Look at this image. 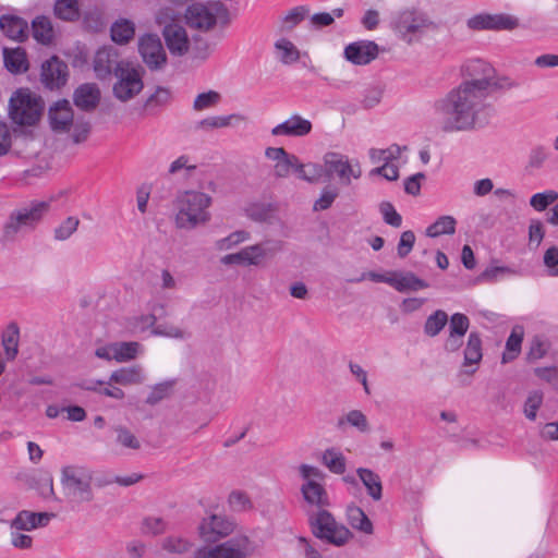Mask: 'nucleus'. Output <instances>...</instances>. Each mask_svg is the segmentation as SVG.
Here are the masks:
<instances>
[{
  "label": "nucleus",
  "mask_w": 558,
  "mask_h": 558,
  "mask_svg": "<svg viewBox=\"0 0 558 558\" xmlns=\"http://www.w3.org/2000/svg\"><path fill=\"white\" fill-rule=\"evenodd\" d=\"M487 95L473 90L466 85H458L442 99L435 102V109L442 116L446 131L473 129L477 116L484 108Z\"/></svg>",
  "instance_id": "f257e3e1"
},
{
  "label": "nucleus",
  "mask_w": 558,
  "mask_h": 558,
  "mask_svg": "<svg viewBox=\"0 0 558 558\" xmlns=\"http://www.w3.org/2000/svg\"><path fill=\"white\" fill-rule=\"evenodd\" d=\"M211 197L205 193L186 191L177 198L175 226L179 229L193 230L210 220L208 211Z\"/></svg>",
  "instance_id": "f03ea898"
},
{
  "label": "nucleus",
  "mask_w": 558,
  "mask_h": 558,
  "mask_svg": "<svg viewBox=\"0 0 558 558\" xmlns=\"http://www.w3.org/2000/svg\"><path fill=\"white\" fill-rule=\"evenodd\" d=\"M306 515L312 534L325 544L342 547L353 538V533L327 509L307 510Z\"/></svg>",
  "instance_id": "7ed1b4c3"
},
{
  "label": "nucleus",
  "mask_w": 558,
  "mask_h": 558,
  "mask_svg": "<svg viewBox=\"0 0 558 558\" xmlns=\"http://www.w3.org/2000/svg\"><path fill=\"white\" fill-rule=\"evenodd\" d=\"M61 485L69 501L81 505L92 502L93 471L81 465H66L61 470Z\"/></svg>",
  "instance_id": "20e7f679"
},
{
  "label": "nucleus",
  "mask_w": 558,
  "mask_h": 558,
  "mask_svg": "<svg viewBox=\"0 0 558 558\" xmlns=\"http://www.w3.org/2000/svg\"><path fill=\"white\" fill-rule=\"evenodd\" d=\"M49 207L48 202H34L27 207L13 210L3 225L1 241L3 243L14 242L19 234L26 230H33Z\"/></svg>",
  "instance_id": "39448f33"
},
{
  "label": "nucleus",
  "mask_w": 558,
  "mask_h": 558,
  "mask_svg": "<svg viewBox=\"0 0 558 558\" xmlns=\"http://www.w3.org/2000/svg\"><path fill=\"white\" fill-rule=\"evenodd\" d=\"M254 553L253 542L244 534H238L222 543L197 548L193 558H248Z\"/></svg>",
  "instance_id": "423d86ee"
},
{
  "label": "nucleus",
  "mask_w": 558,
  "mask_h": 558,
  "mask_svg": "<svg viewBox=\"0 0 558 558\" xmlns=\"http://www.w3.org/2000/svg\"><path fill=\"white\" fill-rule=\"evenodd\" d=\"M218 19L229 22V10L220 1L196 2L189 5L185 11L186 24L203 32L211 29Z\"/></svg>",
  "instance_id": "0eeeda50"
},
{
  "label": "nucleus",
  "mask_w": 558,
  "mask_h": 558,
  "mask_svg": "<svg viewBox=\"0 0 558 558\" xmlns=\"http://www.w3.org/2000/svg\"><path fill=\"white\" fill-rule=\"evenodd\" d=\"M43 110V100L27 89L17 90L10 99V118L19 125H34Z\"/></svg>",
  "instance_id": "6e6552de"
},
{
  "label": "nucleus",
  "mask_w": 558,
  "mask_h": 558,
  "mask_svg": "<svg viewBox=\"0 0 558 558\" xmlns=\"http://www.w3.org/2000/svg\"><path fill=\"white\" fill-rule=\"evenodd\" d=\"M461 75L464 78L459 85H466L473 90L488 95L489 80L495 69L482 59H471L461 65Z\"/></svg>",
  "instance_id": "1a4fd4ad"
},
{
  "label": "nucleus",
  "mask_w": 558,
  "mask_h": 558,
  "mask_svg": "<svg viewBox=\"0 0 558 558\" xmlns=\"http://www.w3.org/2000/svg\"><path fill=\"white\" fill-rule=\"evenodd\" d=\"M117 82L113 85V95L121 101H128L140 94L144 87L140 72L129 62L118 69Z\"/></svg>",
  "instance_id": "9d476101"
},
{
  "label": "nucleus",
  "mask_w": 558,
  "mask_h": 558,
  "mask_svg": "<svg viewBox=\"0 0 558 558\" xmlns=\"http://www.w3.org/2000/svg\"><path fill=\"white\" fill-rule=\"evenodd\" d=\"M138 52L151 71L161 70L167 64V53L158 35L146 34L140 37Z\"/></svg>",
  "instance_id": "9b49d317"
},
{
  "label": "nucleus",
  "mask_w": 558,
  "mask_h": 558,
  "mask_svg": "<svg viewBox=\"0 0 558 558\" xmlns=\"http://www.w3.org/2000/svg\"><path fill=\"white\" fill-rule=\"evenodd\" d=\"M466 25L472 31H512L519 26V20L505 13H480L470 17Z\"/></svg>",
  "instance_id": "f8f14e48"
},
{
  "label": "nucleus",
  "mask_w": 558,
  "mask_h": 558,
  "mask_svg": "<svg viewBox=\"0 0 558 558\" xmlns=\"http://www.w3.org/2000/svg\"><path fill=\"white\" fill-rule=\"evenodd\" d=\"M236 523L221 514H211L203 519L198 526L201 537L207 543H217L219 539L231 535Z\"/></svg>",
  "instance_id": "ddd939ff"
},
{
  "label": "nucleus",
  "mask_w": 558,
  "mask_h": 558,
  "mask_svg": "<svg viewBox=\"0 0 558 558\" xmlns=\"http://www.w3.org/2000/svg\"><path fill=\"white\" fill-rule=\"evenodd\" d=\"M391 28L407 43H412L418 31V11L415 7L401 9L391 17Z\"/></svg>",
  "instance_id": "4468645a"
},
{
  "label": "nucleus",
  "mask_w": 558,
  "mask_h": 558,
  "mask_svg": "<svg viewBox=\"0 0 558 558\" xmlns=\"http://www.w3.org/2000/svg\"><path fill=\"white\" fill-rule=\"evenodd\" d=\"M126 63L119 59V53L114 48L102 47L95 54L94 71L99 80H106L112 74L116 75L118 69L123 68Z\"/></svg>",
  "instance_id": "2eb2a0df"
},
{
  "label": "nucleus",
  "mask_w": 558,
  "mask_h": 558,
  "mask_svg": "<svg viewBox=\"0 0 558 558\" xmlns=\"http://www.w3.org/2000/svg\"><path fill=\"white\" fill-rule=\"evenodd\" d=\"M379 50L373 40H357L345 46L343 57L354 65H366L378 57Z\"/></svg>",
  "instance_id": "dca6fc26"
},
{
  "label": "nucleus",
  "mask_w": 558,
  "mask_h": 558,
  "mask_svg": "<svg viewBox=\"0 0 558 558\" xmlns=\"http://www.w3.org/2000/svg\"><path fill=\"white\" fill-rule=\"evenodd\" d=\"M324 167L328 177L336 173L347 185L351 183V178L359 179L361 177L360 168L354 169L348 158L338 153H327L324 156Z\"/></svg>",
  "instance_id": "f3484780"
},
{
  "label": "nucleus",
  "mask_w": 558,
  "mask_h": 558,
  "mask_svg": "<svg viewBox=\"0 0 558 558\" xmlns=\"http://www.w3.org/2000/svg\"><path fill=\"white\" fill-rule=\"evenodd\" d=\"M69 76L65 62L53 56L41 64L40 81L49 89L65 85Z\"/></svg>",
  "instance_id": "a211bd4d"
},
{
  "label": "nucleus",
  "mask_w": 558,
  "mask_h": 558,
  "mask_svg": "<svg viewBox=\"0 0 558 558\" xmlns=\"http://www.w3.org/2000/svg\"><path fill=\"white\" fill-rule=\"evenodd\" d=\"M470 327V319L462 313L451 315L448 326V336L444 342L447 352H457L464 343V336Z\"/></svg>",
  "instance_id": "6ab92c4d"
},
{
  "label": "nucleus",
  "mask_w": 558,
  "mask_h": 558,
  "mask_svg": "<svg viewBox=\"0 0 558 558\" xmlns=\"http://www.w3.org/2000/svg\"><path fill=\"white\" fill-rule=\"evenodd\" d=\"M301 493L306 504L305 512L307 510L320 511L330 506L328 493L318 482H304Z\"/></svg>",
  "instance_id": "aec40b11"
},
{
  "label": "nucleus",
  "mask_w": 558,
  "mask_h": 558,
  "mask_svg": "<svg viewBox=\"0 0 558 558\" xmlns=\"http://www.w3.org/2000/svg\"><path fill=\"white\" fill-rule=\"evenodd\" d=\"M50 126L54 132H69L74 121V114L70 101L59 100L50 107L49 112Z\"/></svg>",
  "instance_id": "412c9836"
},
{
  "label": "nucleus",
  "mask_w": 558,
  "mask_h": 558,
  "mask_svg": "<svg viewBox=\"0 0 558 558\" xmlns=\"http://www.w3.org/2000/svg\"><path fill=\"white\" fill-rule=\"evenodd\" d=\"M312 122L300 114H292L282 123L271 129L274 136L303 137L312 132Z\"/></svg>",
  "instance_id": "4be33fe9"
},
{
  "label": "nucleus",
  "mask_w": 558,
  "mask_h": 558,
  "mask_svg": "<svg viewBox=\"0 0 558 558\" xmlns=\"http://www.w3.org/2000/svg\"><path fill=\"white\" fill-rule=\"evenodd\" d=\"M54 518L52 512H34L29 510H21L10 522V527H16L29 532L39 527H45L50 520Z\"/></svg>",
  "instance_id": "5701e85b"
},
{
  "label": "nucleus",
  "mask_w": 558,
  "mask_h": 558,
  "mask_svg": "<svg viewBox=\"0 0 558 558\" xmlns=\"http://www.w3.org/2000/svg\"><path fill=\"white\" fill-rule=\"evenodd\" d=\"M100 89L95 83L81 84L73 93V102L82 111H94L100 101Z\"/></svg>",
  "instance_id": "b1692460"
},
{
  "label": "nucleus",
  "mask_w": 558,
  "mask_h": 558,
  "mask_svg": "<svg viewBox=\"0 0 558 558\" xmlns=\"http://www.w3.org/2000/svg\"><path fill=\"white\" fill-rule=\"evenodd\" d=\"M166 45L174 56H183L189 51L190 40L182 25H168L162 28Z\"/></svg>",
  "instance_id": "393cba45"
},
{
  "label": "nucleus",
  "mask_w": 558,
  "mask_h": 558,
  "mask_svg": "<svg viewBox=\"0 0 558 558\" xmlns=\"http://www.w3.org/2000/svg\"><path fill=\"white\" fill-rule=\"evenodd\" d=\"M0 28L7 37L16 41H23L28 36L27 22L16 15H2L0 17Z\"/></svg>",
  "instance_id": "a878e982"
},
{
  "label": "nucleus",
  "mask_w": 558,
  "mask_h": 558,
  "mask_svg": "<svg viewBox=\"0 0 558 558\" xmlns=\"http://www.w3.org/2000/svg\"><path fill=\"white\" fill-rule=\"evenodd\" d=\"M20 327L16 322H10L1 332V345L7 361H14L19 354Z\"/></svg>",
  "instance_id": "bb28decb"
},
{
  "label": "nucleus",
  "mask_w": 558,
  "mask_h": 558,
  "mask_svg": "<svg viewBox=\"0 0 558 558\" xmlns=\"http://www.w3.org/2000/svg\"><path fill=\"white\" fill-rule=\"evenodd\" d=\"M3 61L7 70L11 73H23L28 70V60L23 48H4Z\"/></svg>",
  "instance_id": "cd10ccee"
},
{
  "label": "nucleus",
  "mask_w": 558,
  "mask_h": 558,
  "mask_svg": "<svg viewBox=\"0 0 558 558\" xmlns=\"http://www.w3.org/2000/svg\"><path fill=\"white\" fill-rule=\"evenodd\" d=\"M347 520L353 530L366 535H372L374 533V526L369 518L362 508L353 504L347 508Z\"/></svg>",
  "instance_id": "c85d7f7f"
},
{
  "label": "nucleus",
  "mask_w": 558,
  "mask_h": 558,
  "mask_svg": "<svg viewBox=\"0 0 558 558\" xmlns=\"http://www.w3.org/2000/svg\"><path fill=\"white\" fill-rule=\"evenodd\" d=\"M259 248L254 245L246 246L241 251L225 255L220 262L223 265L258 266Z\"/></svg>",
  "instance_id": "c756f323"
},
{
  "label": "nucleus",
  "mask_w": 558,
  "mask_h": 558,
  "mask_svg": "<svg viewBox=\"0 0 558 558\" xmlns=\"http://www.w3.org/2000/svg\"><path fill=\"white\" fill-rule=\"evenodd\" d=\"M389 286L401 293L416 291L418 277L411 271H390Z\"/></svg>",
  "instance_id": "7c9ffc66"
},
{
  "label": "nucleus",
  "mask_w": 558,
  "mask_h": 558,
  "mask_svg": "<svg viewBox=\"0 0 558 558\" xmlns=\"http://www.w3.org/2000/svg\"><path fill=\"white\" fill-rule=\"evenodd\" d=\"M356 473L372 499L375 501L380 500L383 497V484L379 475L366 468H359Z\"/></svg>",
  "instance_id": "2f4dec72"
},
{
  "label": "nucleus",
  "mask_w": 558,
  "mask_h": 558,
  "mask_svg": "<svg viewBox=\"0 0 558 558\" xmlns=\"http://www.w3.org/2000/svg\"><path fill=\"white\" fill-rule=\"evenodd\" d=\"M524 337V328L520 325H515L510 336L507 339L506 348L502 353V363H509L513 361L521 352V344Z\"/></svg>",
  "instance_id": "473e14b6"
},
{
  "label": "nucleus",
  "mask_w": 558,
  "mask_h": 558,
  "mask_svg": "<svg viewBox=\"0 0 558 558\" xmlns=\"http://www.w3.org/2000/svg\"><path fill=\"white\" fill-rule=\"evenodd\" d=\"M33 37L43 45H49L54 37V31L49 17L45 15L37 16L32 22Z\"/></svg>",
  "instance_id": "72a5a7b5"
},
{
  "label": "nucleus",
  "mask_w": 558,
  "mask_h": 558,
  "mask_svg": "<svg viewBox=\"0 0 558 558\" xmlns=\"http://www.w3.org/2000/svg\"><path fill=\"white\" fill-rule=\"evenodd\" d=\"M143 381V373L140 366H131V367H122L120 369L114 371L107 383L110 385L111 383L120 384L123 386L128 385H136Z\"/></svg>",
  "instance_id": "f704fd0d"
},
{
  "label": "nucleus",
  "mask_w": 558,
  "mask_h": 558,
  "mask_svg": "<svg viewBox=\"0 0 558 558\" xmlns=\"http://www.w3.org/2000/svg\"><path fill=\"white\" fill-rule=\"evenodd\" d=\"M320 462L331 473L343 474L345 472L347 460L343 453L337 448H328L322 453Z\"/></svg>",
  "instance_id": "c9c22d12"
},
{
  "label": "nucleus",
  "mask_w": 558,
  "mask_h": 558,
  "mask_svg": "<svg viewBox=\"0 0 558 558\" xmlns=\"http://www.w3.org/2000/svg\"><path fill=\"white\" fill-rule=\"evenodd\" d=\"M246 118L240 113H232L225 117H208L206 119L197 122L196 128L199 130H214V129H222L232 125L233 123H239L245 121Z\"/></svg>",
  "instance_id": "e433bc0d"
},
{
  "label": "nucleus",
  "mask_w": 558,
  "mask_h": 558,
  "mask_svg": "<svg viewBox=\"0 0 558 558\" xmlns=\"http://www.w3.org/2000/svg\"><path fill=\"white\" fill-rule=\"evenodd\" d=\"M53 14L62 21H77L81 15L78 0H56Z\"/></svg>",
  "instance_id": "4c0bfd02"
},
{
  "label": "nucleus",
  "mask_w": 558,
  "mask_h": 558,
  "mask_svg": "<svg viewBox=\"0 0 558 558\" xmlns=\"http://www.w3.org/2000/svg\"><path fill=\"white\" fill-rule=\"evenodd\" d=\"M344 425H350L356 428L360 433L369 432L368 420L360 410H351L345 415L340 416L337 421V427L343 428Z\"/></svg>",
  "instance_id": "58836bf2"
},
{
  "label": "nucleus",
  "mask_w": 558,
  "mask_h": 558,
  "mask_svg": "<svg viewBox=\"0 0 558 558\" xmlns=\"http://www.w3.org/2000/svg\"><path fill=\"white\" fill-rule=\"evenodd\" d=\"M160 547L168 554L183 555L192 549L193 543L183 536L169 535L161 539Z\"/></svg>",
  "instance_id": "ea45409f"
},
{
  "label": "nucleus",
  "mask_w": 558,
  "mask_h": 558,
  "mask_svg": "<svg viewBox=\"0 0 558 558\" xmlns=\"http://www.w3.org/2000/svg\"><path fill=\"white\" fill-rule=\"evenodd\" d=\"M135 34V25L130 20H120L111 26V38L117 44H128Z\"/></svg>",
  "instance_id": "a19ab883"
},
{
  "label": "nucleus",
  "mask_w": 558,
  "mask_h": 558,
  "mask_svg": "<svg viewBox=\"0 0 558 558\" xmlns=\"http://www.w3.org/2000/svg\"><path fill=\"white\" fill-rule=\"evenodd\" d=\"M482 360V339L476 331L470 332L464 349V365L477 364Z\"/></svg>",
  "instance_id": "79ce46f5"
},
{
  "label": "nucleus",
  "mask_w": 558,
  "mask_h": 558,
  "mask_svg": "<svg viewBox=\"0 0 558 558\" xmlns=\"http://www.w3.org/2000/svg\"><path fill=\"white\" fill-rule=\"evenodd\" d=\"M171 93L166 87H157L155 93L151 94L144 104V110L149 114H155L158 110L169 104Z\"/></svg>",
  "instance_id": "37998d69"
},
{
  "label": "nucleus",
  "mask_w": 558,
  "mask_h": 558,
  "mask_svg": "<svg viewBox=\"0 0 558 558\" xmlns=\"http://www.w3.org/2000/svg\"><path fill=\"white\" fill-rule=\"evenodd\" d=\"M515 270L508 266H498L494 263L486 267L476 278V282L483 283H493L499 280L500 278L507 277V276H513L515 275Z\"/></svg>",
  "instance_id": "c03bdc74"
},
{
  "label": "nucleus",
  "mask_w": 558,
  "mask_h": 558,
  "mask_svg": "<svg viewBox=\"0 0 558 558\" xmlns=\"http://www.w3.org/2000/svg\"><path fill=\"white\" fill-rule=\"evenodd\" d=\"M310 13V10L305 5L295 7L290 10L282 19L279 31L281 33L291 32L296 25H299Z\"/></svg>",
  "instance_id": "a18cd8bd"
},
{
  "label": "nucleus",
  "mask_w": 558,
  "mask_h": 558,
  "mask_svg": "<svg viewBox=\"0 0 558 558\" xmlns=\"http://www.w3.org/2000/svg\"><path fill=\"white\" fill-rule=\"evenodd\" d=\"M457 221L452 216H441L426 229V235L437 238L442 234H453Z\"/></svg>",
  "instance_id": "49530a36"
},
{
  "label": "nucleus",
  "mask_w": 558,
  "mask_h": 558,
  "mask_svg": "<svg viewBox=\"0 0 558 558\" xmlns=\"http://www.w3.org/2000/svg\"><path fill=\"white\" fill-rule=\"evenodd\" d=\"M80 223L76 216L66 217L53 229V239L60 242L69 240L77 231Z\"/></svg>",
  "instance_id": "de8ad7c7"
},
{
  "label": "nucleus",
  "mask_w": 558,
  "mask_h": 558,
  "mask_svg": "<svg viewBox=\"0 0 558 558\" xmlns=\"http://www.w3.org/2000/svg\"><path fill=\"white\" fill-rule=\"evenodd\" d=\"M275 49L279 54V59L284 64L296 62L300 59V52L298 48L286 38L278 39L275 43Z\"/></svg>",
  "instance_id": "09e8293b"
},
{
  "label": "nucleus",
  "mask_w": 558,
  "mask_h": 558,
  "mask_svg": "<svg viewBox=\"0 0 558 558\" xmlns=\"http://www.w3.org/2000/svg\"><path fill=\"white\" fill-rule=\"evenodd\" d=\"M113 430L117 435L116 442L120 447L129 450H140L141 441L140 439L125 426L118 425L113 427Z\"/></svg>",
  "instance_id": "8fccbe9b"
},
{
  "label": "nucleus",
  "mask_w": 558,
  "mask_h": 558,
  "mask_svg": "<svg viewBox=\"0 0 558 558\" xmlns=\"http://www.w3.org/2000/svg\"><path fill=\"white\" fill-rule=\"evenodd\" d=\"M449 319L446 312L441 310L436 311L426 319L424 326L425 333L430 337L437 336L447 324L449 325Z\"/></svg>",
  "instance_id": "3c124183"
},
{
  "label": "nucleus",
  "mask_w": 558,
  "mask_h": 558,
  "mask_svg": "<svg viewBox=\"0 0 558 558\" xmlns=\"http://www.w3.org/2000/svg\"><path fill=\"white\" fill-rule=\"evenodd\" d=\"M138 342H114L113 354L117 362H128L136 357L138 353Z\"/></svg>",
  "instance_id": "603ef678"
},
{
  "label": "nucleus",
  "mask_w": 558,
  "mask_h": 558,
  "mask_svg": "<svg viewBox=\"0 0 558 558\" xmlns=\"http://www.w3.org/2000/svg\"><path fill=\"white\" fill-rule=\"evenodd\" d=\"M339 196V189L333 185H327L322 190L320 196L313 205L314 211L326 210L331 207L335 199Z\"/></svg>",
  "instance_id": "864d4df0"
},
{
  "label": "nucleus",
  "mask_w": 558,
  "mask_h": 558,
  "mask_svg": "<svg viewBox=\"0 0 558 558\" xmlns=\"http://www.w3.org/2000/svg\"><path fill=\"white\" fill-rule=\"evenodd\" d=\"M401 154V148L398 145H391L385 149L372 148L369 150V158L373 163H390L391 160L397 159Z\"/></svg>",
  "instance_id": "5fc2aeb1"
},
{
  "label": "nucleus",
  "mask_w": 558,
  "mask_h": 558,
  "mask_svg": "<svg viewBox=\"0 0 558 558\" xmlns=\"http://www.w3.org/2000/svg\"><path fill=\"white\" fill-rule=\"evenodd\" d=\"M250 233L244 230H239L230 233L228 236L222 238L215 243L218 251H228L235 245L248 240Z\"/></svg>",
  "instance_id": "6e6d98bb"
},
{
  "label": "nucleus",
  "mask_w": 558,
  "mask_h": 558,
  "mask_svg": "<svg viewBox=\"0 0 558 558\" xmlns=\"http://www.w3.org/2000/svg\"><path fill=\"white\" fill-rule=\"evenodd\" d=\"M558 201V192L548 190L543 193L534 194L530 199V205L537 211L545 210L549 205Z\"/></svg>",
  "instance_id": "4d7b16f0"
},
{
  "label": "nucleus",
  "mask_w": 558,
  "mask_h": 558,
  "mask_svg": "<svg viewBox=\"0 0 558 558\" xmlns=\"http://www.w3.org/2000/svg\"><path fill=\"white\" fill-rule=\"evenodd\" d=\"M221 100V95L218 92L209 90L202 93L196 96L193 102V109L202 111L208 108H213Z\"/></svg>",
  "instance_id": "13d9d810"
},
{
  "label": "nucleus",
  "mask_w": 558,
  "mask_h": 558,
  "mask_svg": "<svg viewBox=\"0 0 558 558\" xmlns=\"http://www.w3.org/2000/svg\"><path fill=\"white\" fill-rule=\"evenodd\" d=\"M71 128H72V135H71L72 141L75 144L85 142L90 133V130H92L90 122L83 118H77L76 120H74Z\"/></svg>",
  "instance_id": "bf43d9fd"
},
{
  "label": "nucleus",
  "mask_w": 558,
  "mask_h": 558,
  "mask_svg": "<svg viewBox=\"0 0 558 558\" xmlns=\"http://www.w3.org/2000/svg\"><path fill=\"white\" fill-rule=\"evenodd\" d=\"M379 211L383 216L384 221L393 227L400 228L402 225L401 215L395 209L393 205L390 202H381L379 204Z\"/></svg>",
  "instance_id": "052dcab7"
},
{
  "label": "nucleus",
  "mask_w": 558,
  "mask_h": 558,
  "mask_svg": "<svg viewBox=\"0 0 558 558\" xmlns=\"http://www.w3.org/2000/svg\"><path fill=\"white\" fill-rule=\"evenodd\" d=\"M254 247L259 248L258 263L260 264L265 257H272L282 251L283 243L280 240H266L262 243L254 244Z\"/></svg>",
  "instance_id": "680f3d73"
},
{
  "label": "nucleus",
  "mask_w": 558,
  "mask_h": 558,
  "mask_svg": "<svg viewBox=\"0 0 558 558\" xmlns=\"http://www.w3.org/2000/svg\"><path fill=\"white\" fill-rule=\"evenodd\" d=\"M543 403V393L539 390L532 391L524 403V414L530 421H535L537 410Z\"/></svg>",
  "instance_id": "e2e57ef3"
},
{
  "label": "nucleus",
  "mask_w": 558,
  "mask_h": 558,
  "mask_svg": "<svg viewBox=\"0 0 558 558\" xmlns=\"http://www.w3.org/2000/svg\"><path fill=\"white\" fill-rule=\"evenodd\" d=\"M228 502L233 511L241 512L252 508V501L246 493L233 490L229 495Z\"/></svg>",
  "instance_id": "0e129e2a"
},
{
  "label": "nucleus",
  "mask_w": 558,
  "mask_h": 558,
  "mask_svg": "<svg viewBox=\"0 0 558 558\" xmlns=\"http://www.w3.org/2000/svg\"><path fill=\"white\" fill-rule=\"evenodd\" d=\"M23 532L25 531L16 527H10V543L17 549H31L33 547V537Z\"/></svg>",
  "instance_id": "69168bd1"
},
{
  "label": "nucleus",
  "mask_w": 558,
  "mask_h": 558,
  "mask_svg": "<svg viewBox=\"0 0 558 558\" xmlns=\"http://www.w3.org/2000/svg\"><path fill=\"white\" fill-rule=\"evenodd\" d=\"M179 19L180 13L170 7L159 9L155 16L156 23L159 26H163V28L168 25H180L178 23Z\"/></svg>",
  "instance_id": "338daca9"
},
{
  "label": "nucleus",
  "mask_w": 558,
  "mask_h": 558,
  "mask_svg": "<svg viewBox=\"0 0 558 558\" xmlns=\"http://www.w3.org/2000/svg\"><path fill=\"white\" fill-rule=\"evenodd\" d=\"M171 384L170 383H161L156 385L151 391L148 393L146 398V403L149 405H155L165 398L170 395Z\"/></svg>",
  "instance_id": "774afa93"
}]
</instances>
